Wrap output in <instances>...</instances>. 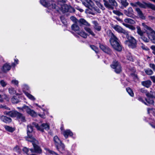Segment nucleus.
I'll return each instance as SVG.
<instances>
[{
    "instance_id": "34",
    "label": "nucleus",
    "mask_w": 155,
    "mask_h": 155,
    "mask_svg": "<svg viewBox=\"0 0 155 155\" xmlns=\"http://www.w3.org/2000/svg\"><path fill=\"white\" fill-rule=\"evenodd\" d=\"M71 29L72 30L77 31L79 30L80 28L76 24H73L71 26Z\"/></svg>"
},
{
    "instance_id": "18",
    "label": "nucleus",
    "mask_w": 155,
    "mask_h": 155,
    "mask_svg": "<svg viewBox=\"0 0 155 155\" xmlns=\"http://www.w3.org/2000/svg\"><path fill=\"white\" fill-rule=\"evenodd\" d=\"M0 119L5 123H9L12 121V119L4 115L0 116Z\"/></svg>"
},
{
    "instance_id": "14",
    "label": "nucleus",
    "mask_w": 155,
    "mask_h": 155,
    "mask_svg": "<svg viewBox=\"0 0 155 155\" xmlns=\"http://www.w3.org/2000/svg\"><path fill=\"white\" fill-rule=\"evenodd\" d=\"M148 4V3L147 4H144L140 3L139 2H137L135 3H130V5L134 7H137L138 6H139L140 8H146L147 6L148 7L147 5Z\"/></svg>"
},
{
    "instance_id": "32",
    "label": "nucleus",
    "mask_w": 155,
    "mask_h": 155,
    "mask_svg": "<svg viewBox=\"0 0 155 155\" xmlns=\"http://www.w3.org/2000/svg\"><path fill=\"white\" fill-rule=\"evenodd\" d=\"M18 113L19 112L16 111H10L9 116L11 117H17Z\"/></svg>"
},
{
    "instance_id": "60",
    "label": "nucleus",
    "mask_w": 155,
    "mask_h": 155,
    "mask_svg": "<svg viewBox=\"0 0 155 155\" xmlns=\"http://www.w3.org/2000/svg\"><path fill=\"white\" fill-rule=\"evenodd\" d=\"M99 0H95L94 1L95 2H96V4L98 6H100V5H101V3L98 2V1Z\"/></svg>"
},
{
    "instance_id": "53",
    "label": "nucleus",
    "mask_w": 155,
    "mask_h": 155,
    "mask_svg": "<svg viewBox=\"0 0 155 155\" xmlns=\"http://www.w3.org/2000/svg\"><path fill=\"white\" fill-rule=\"evenodd\" d=\"M18 59H15V62L13 63L12 64V66H15V65L18 64Z\"/></svg>"
},
{
    "instance_id": "33",
    "label": "nucleus",
    "mask_w": 155,
    "mask_h": 155,
    "mask_svg": "<svg viewBox=\"0 0 155 155\" xmlns=\"http://www.w3.org/2000/svg\"><path fill=\"white\" fill-rule=\"evenodd\" d=\"M9 93L12 95L16 93V91L15 89L12 87L9 88L8 89Z\"/></svg>"
},
{
    "instance_id": "1",
    "label": "nucleus",
    "mask_w": 155,
    "mask_h": 155,
    "mask_svg": "<svg viewBox=\"0 0 155 155\" xmlns=\"http://www.w3.org/2000/svg\"><path fill=\"white\" fill-rule=\"evenodd\" d=\"M110 36V42L112 47L115 50L118 51H120L122 49L119 41L116 37L110 31H109Z\"/></svg>"
},
{
    "instance_id": "42",
    "label": "nucleus",
    "mask_w": 155,
    "mask_h": 155,
    "mask_svg": "<svg viewBox=\"0 0 155 155\" xmlns=\"http://www.w3.org/2000/svg\"><path fill=\"white\" fill-rule=\"evenodd\" d=\"M7 97V96L6 94H0V102H2L4 99H6Z\"/></svg>"
},
{
    "instance_id": "40",
    "label": "nucleus",
    "mask_w": 155,
    "mask_h": 155,
    "mask_svg": "<svg viewBox=\"0 0 155 155\" xmlns=\"http://www.w3.org/2000/svg\"><path fill=\"white\" fill-rule=\"evenodd\" d=\"M123 24L125 26L128 27L129 29H130L131 30H133L135 29V27H134L132 25H129L125 24L124 23H123Z\"/></svg>"
},
{
    "instance_id": "56",
    "label": "nucleus",
    "mask_w": 155,
    "mask_h": 155,
    "mask_svg": "<svg viewBox=\"0 0 155 155\" xmlns=\"http://www.w3.org/2000/svg\"><path fill=\"white\" fill-rule=\"evenodd\" d=\"M153 50V53L155 55V46H152L150 47Z\"/></svg>"
},
{
    "instance_id": "30",
    "label": "nucleus",
    "mask_w": 155,
    "mask_h": 155,
    "mask_svg": "<svg viewBox=\"0 0 155 155\" xmlns=\"http://www.w3.org/2000/svg\"><path fill=\"white\" fill-rule=\"evenodd\" d=\"M142 25L143 27L144 30H145L147 32V31H149L150 32L152 30V29L150 27L148 26L144 23H143L142 24Z\"/></svg>"
},
{
    "instance_id": "38",
    "label": "nucleus",
    "mask_w": 155,
    "mask_h": 155,
    "mask_svg": "<svg viewBox=\"0 0 155 155\" xmlns=\"http://www.w3.org/2000/svg\"><path fill=\"white\" fill-rule=\"evenodd\" d=\"M5 128L7 131L11 132H13L15 130L13 128L8 126H5Z\"/></svg>"
},
{
    "instance_id": "47",
    "label": "nucleus",
    "mask_w": 155,
    "mask_h": 155,
    "mask_svg": "<svg viewBox=\"0 0 155 155\" xmlns=\"http://www.w3.org/2000/svg\"><path fill=\"white\" fill-rule=\"evenodd\" d=\"M60 19L64 25H66V21L64 17L63 16H61L60 17Z\"/></svg>"
},
{
    "instance_id": "11",
    "label": "nucleus",
    "mask_w": 155,
    "mask_h": 155,
    "mask_svg": "<svg viewBox=\"0 0 155 155\" xmlns=\"http://www.w3.org/2000/svg\"><path fill=\"white\" fill-rule=\"evenodd\" d=\"M124 14L126 16L133 18L134 16V12L131 7H129L127 10H124Z\"/></svg>"
},
{
    "instance_id": "16",
    "label": "nucleus",
    "mask_w": 155,
    "mask_h": 155,
    "mask_svg": "<svg viewBox=\"0 0 155 155\" xmlns=\"http://www.w3.org/2000/svg\"><path fill=\"white\" fill-rule=\"evenodd\" d=\"M100 48L105 53L109 54H111L112 52L108 47L102 45H100Z\"/></svg>"
},
{
    "instance_id": "57",
    "label": "nucleus",
    "mask_w": 155,
    "mask_h": 155,
    "mask_svg": "<svg viewBox=\"0 0 155 155\" xmlns=\"http://www.w3.org/2000/svg\"><path fill=\"white\" fill-rule=\"evenodd\" d=\"M138 100L139 101H140L143 102V103H144L145 104L147 105V104L146 102H145L143 99H142V98L140 97H139L138 98Z\"/></svg>"
},
{
    "instance_id": "4",
    "label": "nucleus",
    "mask_w": 155,
    "mask_h": 155,
    "mask_svg": "<svg viewBox=\"0 0 155 155\" xmlns=\"http://www.w3.org/2000/svg\"><path fill=\"white\" fill-rule=\"evenodd\" d=\"M109 2L105 0H104V5L107 8L112 10L114 7L117 6V3L115 0H108Z\"/></svg>"
},
{
    "instance_id": "7",
    "label": "nucleus",
    "mask_w": 155,
    "mask_h": 155,
    "mask_svg": "<svg viewBox=\"0 0 155 155\" xmlns=\"http://www.w3.org/2000/svg\"><path fill=\"white\" fill-rule=\"evenodd\" d=\"M33 126H35L37 129L43 132L44 130H48L49 129V125L48 124H42L40 126L35 123H33L32 124Z\"/></svg>"
},
{
    "instance_id": "13",
    "label": "nucleus",
    "mask_w": 155,
    "mask_h": 155,
    "mask_svg": "<svg viewBox=\"0 0 155 155\" xmlns=\"http://www.w3.org/2000/svg\"><path fill=\"white\" fill-rule=\"evenodd\" d=\"M112 27L116 31L119 33H122L125 35H127V31L123 29L122 28L118 25H113Z\"/></svg>"
},
{
    "instance_id": "24",
    "label": "nucleus",
    "mask_w": 155,
    "mask_h": 155,
    "mask_svg": "<svg viewBox=\"0 0 155 155\" xmlns=\"http://www.w3.org/2000/svg\"><path fill=\"white\" fill-rule=\"evenodd\" d=\"M93 23L94 25V28L95 30L97 31H101V27L99 25L98 23L96 21H93Z\"/></svg>"
},
{
    "instance_id": "52",
    "label": "nucleus",
    "mask_w": 155,
    "mask_h": 155,
    "mask_svg": "<svg viewBox=\"0 0 155 155\" xmlns=\"http://www.w3.org/2000/svg\"><path fill=\"white\" fill-rule=\"evenodd\" d=\"M23 151L25 153L28 155H30V154L28 153V152L29 151V149L26 147H24L23 149Z\"/></svg>"
},
{
    "instance_id": "25",
    "label": "nucleus",
    "mask_w": 155,
    "mask_h": 155,
    "mask_svg": "<svg viewBox=\"0 0 155 155\" xmlns=\"http://www.w3.org/2000/svg\"><path fill=\"white\" fill-rule=\"evenodd\" d=\"M151 82L150 81L147 80L142 82L141 84L143 86L148 88L151 85Z\"/></svg>"
},
{
    "instance_id": "59",
    "label": "nucleus",
    "mask_w": 155,
    "mask_h": 155,
    "mask_svg": "<svg viewBox=\"0 0 155 155\" xmlns=\"http://www.w3.org/2000/svg\"><path fill=\"white\" fill-rule=\"evenodd\" d=\"M150 67L153 68V70H155V65L153 64H150Z\"/></svg>"
},
{
    "instance_id": "9",
    "label": "nucleus",
    "mask_w": 155,
    "mask_h": 155,
    "mask_svg": "<svg viewBox=\"0 0 155 155\" xmlns=\"http://www.w3.org/2000/svg\"><path fill=\"white\" fill-rule=\"evenodd\" d=\"M87 4H85V5L89 9H91L92 11H95L98 13H101V11L97 7L94 6V4L93 2L91 0H87Z\"/></svg>"
},
{
    "instance_id": "58",
    "label": "nucleus",
    "mask_w": 155,
    "mask_h": 155,
    "mask_svg": "<svg viewBox=\"0 0 155 155\" xmlns=\"http://www.w3.org/2000/svg\"><path fill=\"white\" fill-rule=\"evenodd\" d=\"M155 110L153 108H148L147 109V112H148V114L151 113V112L152 111H153L154 110Z\"/></svg>"
},
{
    "instance_id": "27",
    "label": "nucleus",
    "mask_w": 155,
    "mask_h": 155,
    "mask_svg": "<svg viewBox=\"0 0 155 155\" xmlns=\"http://www.w3.org/2000/svg\"><path fill=\"white\" fill-rule=\"evenodd\" d=\"M54 141L56 147L58 146L61 142L57 136H55L54 138Z\"/></svg>"
},
{
    "instance_id": "12",
    "label": "nucleus",
    "mask_w": 155,
    "mask_h": 155,
    "mask_svg": "<svg viewBox=\"0 0 155 155\" xmlns=\"http://www.w3.org/2000/svg\"><path fill=\"white\" fill-rule=\"evenodd\" d=\"M61 9L62 11L64 12H75L74 9L67 4H64L61 6Z\"/></svg>"
},
{
    "instance_id": "5",
    "label": "nucleus",
    "mask_w": 155,
    "mask_h": 155,
    "mask_svg": "<svg viewBox=\"0 0 155 155\" xmlns=\"http://www.w3.org/2000/svg\"><path fill=\"white\" fill-rule=\"evenodd\" d=\"M125 44L131 48H134L136 47L137 41L136 39L132 36H129L128 40L125 42Z\"/></svg>"
},
{
    "instance_id": "37",
    "label": "nucleus",
    "mask_w": 155,
    "mask_h": 155,
    "mask_svg": "<svg viewBox=\"0 0 155 155\" xmlns=\"http://www.w3.org/2000/svg\"><path fill=\"white\" fill-rule=\"evenodd\" d=\"M121 5L124 7H126L127 6L129 3L127 2V0H120Z\"/></svg>"
},
{
    "instance_id": "10",
    "label": "nucleus",
    "mask_w": 155,
    "mask_h": 155,
    "mask_svg": "<svg viewBox=\"0 0 155 155\" xmlns=\"http://www.w3.org/2000/svg\"><path fill=\"white\" fill-rule=\"evenodd\" d=\"M33 131V126L31 124H29L27 126V135L28 137H26V139L31 140L34 138L32 137V133Z\"/></svg>"
},
{
    "instance_id": "3",
    "label": "nucleus",
    "mask_w": 155,
    "mask_h": 155,
    "mask_svg": "<svg viewBox=\"0 0 155 155\" xmlns=\"http://www.w3.org/2000/svg\"><path fill=\"white\" fill-rule=\"evenodd\" d=\"M26 140L32 143L34 149H29L31 153H41V150L40 147L37 145L38 144V141L35 138L32 139L31 140H29L26 139Z\"/></svg>"
},
{
    "instance_id": "39",
    "label": "nucleus",
    "mask_w": 155,
    "mask_h": 155,
    "mask_svg": "<svg viewBox=\"0 0 155 155\" xmlns=\"http://www.w3.org/2000/svg\"><path fill=\"white\" fill-rule=\"evenodd\" d=\"M126 90L129 94L131 97H133L134 95V93L132 90L130 88H126Z\"/></svg>"
},
{
    "instance_id": "26",
    "label": "nucleus",
    "mask_w": 155,
    "mask_h": 155,
    "mask_svg": "<svg viewBox=\"0 0 155 155\" xmlns=\"http://www.w3.org/2000/svg\"><path fill=\"white\" fill-rule=\"evenodd\" d=\"M17 118L18 120H21L22 122L25 121V117L23 114L19 112L18 115L17 116Z\"/></svg>"
},
{
    "instance_id": "21",
    "label": "nucleus",
    "mask_w": 155,
    "mask_h": 155,
    "mask_svg": "<svg viewBox=\"0 0 155 155\" xmlns=\"http://www.w3.org/2000/svg\"><path fill=\"white\" fill-rule=\"evenodd\" d=\"M146 95L149 98L148 99H152V98L155 97V92L154 91H151L150 92L147 93L146 94Z\"/></svg>"
},
{
    "instance_id": "28",
    "label": "nucleus",
    "mask_w": 155,
    "mask_h": 155,
    "mask_svg": "<svg viewBox=\"0 0 155 155\" xmlns=\"http://www.w3.org/2000/svg\"><path fill=\"white\" fill-rule=\"evenodd\" d=\"M137 32V34L140 36H142L145 33L144 32L142 31L140 27L138 26H137L136 27Z\"/></svg>"
},
{
    "instance_id": "35",
    "label": "nucleus",
    "mask_w": 155,
    "mask_h": 155,
    "mask_svg": "<svg viewBox=\"0 0 155 155\" xmlns=\"http://www.w3.org/2000/svg\"><path fill=\"white\" fill-rule=\"evenodd\" d=\"M124 21L125 23H129L130 24H134L135 23L134 21L130 18L125 19L124 20Z\"/></svg>"
},
{
    "instance_id": "20",
    "label": "nucleus",
    "mask_w": 155,
    "mask_h": 155,
    "mask_svg": "<svg viewBox=\"0 0 155 155\" xmlns=\"http://www.w3.org/2000/svg\"><path fill=\"white\" fill-rule=\"evenodd\" d=\"M135 10L137 13V15L139 16L140 18L142 19H145V16L144 15L142 12L139 8H136Z\"/></svg>"
},
{
    "instance_id": "46",
    "label": "nucleus",
    "mask_w": 155,
    "mask_h": 155,
    "mask_svg": "<svg viewBox=\"0 0 155 155\" xmlns=\"http://www.w3.org/2000/svg\"><path fill=\"white\" fill-rule=\"evenodd\" d=\"M11 84H14V85H16L17 86H18V80H16V79H13L12 80Z\"/></svg>"
},
{
    "instance_id": "19",
    "label": "nucleus",
    "mask_w": 155,
    "mask_h": 155,
    "mask_svg": "<svg viewBox=\"0 0 155 155\" xmlns=\"http://www.w3.org/2000/svg\"><path fill=\"white\" fill-rule=\"evenodd\" d=\"M135 10L137 13V15L139 16L140 18L142 19H145V16L144 15L142 12L139 8H136Z\"/></svg>"
},
{
    "instance_id": "29",
    "label": "nucleus",
    "mask_w": 155,
    "mask_h": 155,
    "mask_svg": "<svg viewBox=\"0 0 155 155\" xmlns=\"http://www.w3.org/2000/svg\"><path fill=\"white\" fill-rule=\"evenodd\" d=\"M78 34L84 38H86L87 37V34L84 31H81L78 32Z\"/></svg>"
},
{
    "instance_id": "55",
    "label": "nucleus",
    "mask_w": 155,
    "mask_h": 155,
    "mask_svg": "<svg viewBox=\"0 0 155 155\" xmlns=\"http://www.w3.org/2000/svg\"><path fill=\"white\" fill-rule=\"evenodd\" d=\"M1 107L2 108L4 109H6L7 110H10V108H9L7 107L6 105H1Z\"/></svg>"
},
{
    "instance_id": "64",
    "label": "nucleus",
    "mask_w": 155,
    "mask_h": 155,
    "mask_svg": "<svg viewBox=\"0 0 155 155\" xmlns=\"http://www.w3.org/2000/svg\"><path fill=\"white\" fill-rule=\"evenodd\" d=\"M24 89H26V90H27L29 89V87L27 85H24Z\"/></svg>"
},
{
    "instance_id": "63",
    "label": "nucleus",
    "mask_w": 155,
    "mask_h": 155,
    "mask_svg": "<svg viewBox=\"0 0 155 155\" xmlns=\"http://www.w3.org/2000/svg\"><path fill=\"white\" fill-rule=\"evenodd\" d=\"M150 78L154 82H155V77L154 76H151L150 77Z\"/></svg>"
},
{
    "instance_id": "54",
    "label": "nucleus",
    "mask_w": 155,
    "mask_h": 155,
    "mask_svg": "<svg viewBox=\"0 0 155 155\" xmlns=\"http://www.w3.org/2000/svg\"><path fill=\"white\" fill-rule=\"evenodd\" d=\"M14 151L18 153L20 152L19 147L18 146H16L13 149Z\"/></svg>"
},
{
    "instance_id": "61",
    "label": "nucleus",
    "mask_w": 155,
    "mask_h": 155,
    "mask_svg": "<svg viewBox=\"0 0 155 155\" xmlns=\"http://www.w3.org/2000/svg\"><path fill=\"white\" fill-rule=\"evenodd\" d=\"M148 18L150 20H153L155 19V18L154 17L150 15L148 16Z\"/></svg>"
},
{
    "instance_id": "43",
    "label": "nucleus",
    "mask_w": 155,
    "mask_h": 155,
    "mask_svg": "<svg viewBox=\"0 0 155 155\" xmlns=\"http://www.w3.org/2000/svg\"><path fill=\"white\" fill-rule=\"evenodd\" d=\"M16 97L15 96H14L12 98L11 101L13 103H17L18 102V100Z\"/></svg>"
},
{
    "instance_id": "44",
    "label": "nucleus",
    "mask_w": 155,
    "mask_h": 155,
    "mask_svg": "<svg viewBox=\"0 0 155 155\" xmlns=\"http://www.w3.org/2000/svg\"><path fill=\"white\" fill-rule=\"evenodd\" d=\"M147 5L148 7L151 8L153 10L155 11V5L150 3L148 4Z\"/></svg>"
},
{
    "instance_id": "15",
    "label": "nucleus",
    "mask_w": 155,
    "mask_h": 155,
    "mask_svg": "<svg viewBox=\"0 0 155 155\" xmlns=\"http://www.w3.org/2000/svg\"><path fill=\"white\" fill-rule=\"evenodd\" d=\"M52 0H40L41 4L43 6L48 8L51 5L53 6V4L51 3Z\"/></svg>"
},
{
    "instance_id": "51",
    "label": "nucleus",
    "mask_w": 155,
    "mask_h": 155,
    "mask_svg": "<svg viewBox=\"0 0 155 155\" xmlns=\"http://www.w3.org/2000/svg\"><path fill=\"white\" fill-rule=\"evenodd\" d=\"M141 38L143 41L144 42H147L149 41V40L146 37L144 36L143 35L142 36H141Z\"/></svg>"
},
{
    "instance_id": "36",
    "label": "nucleus",
    "mask_w": 155,
    "mask_h": 155,
    "mask_svg": "<svg viewBox=\"0 0 155 155\" xmlns=\"http://www.w3.org/2000/svg\"><path fill=\"white\" fill-rule=\"evenodd\" d=\"M25 94L26 95L30 100L33 101L35 100V99L34 97L29 93L25 92Z\"/></svg>"
},
{
    "instance_id": "22",
    "label": "nucleus",
    "mask_w": 155,
    "mask_h": 155,
    "mask_svg": "<svg viewBox=\"0 0 155 155\" xmlns=\"http://www.w3.org/2000/svg\"><path fill=\"white\" fill-rule=\"evenodd\" d=\"M147 35L148 38L152 41L155 43V37L154 35V34H152L149 31H147Z\"/></svg>"
},
{
    "instance_id": "17",
    "label": "nucleus",
    "mask_w": 155,
    "mask_h": 155,
    "mask_svg": "<svg viewBox=\"0 0 155 155\" xmlns=\"http://www.w3.org/2000/svg\"><path fill=\"white\" fill-rule=\"evenodd\" d=\"M11 66L10 64L8 63L5 64L2 68V70L3 72H6L10 70L11 68Z\"/></svg>"
},
{
    "instance_id": "49",
    "label": "nucleus",
    "mask_w": 155,
    "mask_h": 155,
    "mask_svg": "<svg viewBox=\"0 0 155 155\" xmlns=\"http://www.w3.org/2000/svg\"><path fill=\"white\" fill-rule=\"evenodd\" d=\"M0 83L1 86L3 87H5L7 84V83L3 80H1L0 81Z\"/></svg>"
},
{
    "instance_id": "41",
    "label": "nucleus",
    "mask_w": 155,
    "mask_h": 155,
    "mask_svg": "<svg viewBox=\"0 0 155 155\" xmlns=\"http://www.w3.org/2000/svg\"><path fill=\"white\" fill-rule=\"evenodd\" d=\"M145 72L148 75H151L153 73L152 71L150 69L145 70Z\"/></svg>"
},
{
    "instance_id": "48",
    "label": "nucleus",
    "mask_w": 155,
    "mask_h": 155,
    "mask_svg": "<svg viewBox=\"0 0 155 155\" xmlns=\"http://www.w3.org/2000/svg\"><path fill=\"white\" fill-rule=\"evenodd\" d=\"M90 47L96 53H97L98 52V49L94 45H91Z\"/></svg>"
},
{
    "instance_id": "6",
    "label": "nucleus",
    "mask_w": 155,
    "mask_h": 155,
    "mask_svg": "<svg viewBox=\"0 0 155 155\" xmlns=\"http://www.w3.org/2000/svg\"><path fill=\"white\" fill-rule=\"evenodd\" d=\"M110 66L111 68L114 69V71L116 73H119L122 71L120 64L116 60L113 61L112 64L110 65Z\"/></svg>"
},
{
    "instance_id": "23",
    "label": "nucleus",
    "mask_w": 155,
    "mask_h": 155,
    "mask_svg": "<svg viewBox=\"0 0 155 155\" xmlns=\"http://www.w3.org/2000/svg\"><path fill=\"white\" fill-rule=\"evenodd\" d=\"M63 134L66 138H68V136H72V133L69 130H67L64 131Z\"/></svg>"
},
{
    "instance_id": "45",
    "label": "nucleus",
    "mask_w": 155,
    "mask_h": 155,
    "mask_svg": "<svg viewBox=\"0 0 155 155\" xmlns=\"http://www.w3.org/2000/svg\"><path fill=\"white\" fill-rule=\"evenodd\" d=\"M127 59L131 61H134V59L132 57L131 55L130 54H128L127 55Z\"/></svg>"
},
{
    "instance_id": "2",
    "label": "nucleus",
    "mask_w": 155,
    "mask_h": 155,
    "mask_svg": "<svg viewBox=\"0 0 155 155\" xmlns=\"http://www.w3.org/2000/svg\"><path fill=\"white\" fill-rule=\"evenodd\" d=\"M78 22L81 26L82 25H84V29L88 33L91 35L94 36L95 35L94 33L92 31L91 29L89 27L91 25L84 18H80L79 19Z\"/></svg>"
},
{
    "instance_id": "8",
    "label": "nucleus",
    "mask_w": 155,
    "mask_h": 155,
    "mask_svg": "<svg viewBox=\"0 0 155 155\" xmlns=\"http://www.w3.org/2000/svg\"><path fill=\"white\" fill-rule=\"evenodd\" d=\"M17 108L22 110L23 112L24 110L26 111L27 113L32 117H35L36 115V113L33 110H31L28 106L25 105L22 107H18Z\"/></svg>"
},
{
    "instance_id": "50",
    "label": "nucleus",
    "mask_w": 155,
    "mask_h": 155,
    "mask_svg": "<svg viewBox=\"0 0 155 155\" xmlns=\"http://www.w3.org/2000/svg\"><path fill=\"white\" fill-rule=\"evenodd\" d=\"M113 12L115 14L119 16L123 15V14L119 11L114 10L113 11Z\"/></svg>"
},
{
    "instance_id": "31",
    "label": "nucleus",
    "mask_w": 155,
    "mask_h": 155,
    "mask_svg": "<svg viewBox=\"0 0 155 155\" xmlns=\"http://www.w3.org/2000/svg\"><path fill=\"white\" fill-rule=\"evenodd\" d=\"M59 144L58 146H56L57 149L59 151L63 150L64 148V144L61 142Z\"/></svg>"
},
{
    "instance_id": "62",
    "label": "nucleus",
    "mask_w": 155,
    "mask_h": 155,
    "mask_svg": "<svg viewBox=\"0 0 155 155\" xmlns=\"http://www.w3.org/2000/svg\"><path fill=\"white\" fill-rule=\"evenodd\" d=\"M10 111H5L4 112V114L8 115L9 116L10 114Z\"/></svg>"
}]
</instances>
